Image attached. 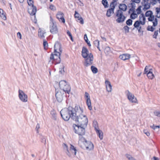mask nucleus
I'll use <instances>...</instances> for the list:
<instances>
[{"instance_id":"1","label":"nucleus","mask_w":160,"mask_h":160,"mask_svg":"<svg viewBox=\"0 0 160 160\" xmlns=\"http://www.w3.org/2000/svg\"><path fill=\"white\" fill-rule=\"evenodd\" d=\"M83 110L79 106H76L74 108L72 107L64 108L60 112L62 118L65 121H68L71 118L74 120L75 116L78 112L83 113Z\"/></svg>"},{"instance_id":"2","label":"nucleus","mask_w":160,"mask_h":160,"mask_svg":"<svg viewBox=\"0 0 160 160\" xmlns=\"http://www.w3.org/2000/svg\"><path fill=\"white\" fill-rule=\"evenodd\" d=\"M82 55L85 59L84 65L85 66L87 67L92 64L94 59L93 55L91 53H89L88 50L85 47H83L82 48Z\"/></svg>"},{"instance_id":"3","label":"nucleus","mask_w":160,"mask_h":160,"mask_svg":"<svg viewBox=\"0 0 160 160\" xmlns=\"http://www.w3.org/2000/svg\"><path fill=\"white\" fill-rule=\"evenodd\" d=\"M82 113L78 112L75 116L74 121H76V123L80 124L85 127H87L88 123V119L87 116L83 115Z\"/></svg>"},{"instance_id":"4","label":"nucleus","mask_w":160,"mask_h":160,"mask_svg":"<svg viewBox=\"0 0 160 160\" xmlns=\"http://www.w3.org/2000/svg\"><path fill=\"white\" fill-rule=\"evenodd\" d=\"M86 127L81 125L80 124L78 123L73 124L72 125V128L74 132L78 134L79 136H83L85 134V128Z\"/></svg>"},{"instance_id":"5","label":"nucleus","mask_w":160,"mask_h":160,"mask_svg":"<svg viewBox=\"0 0 160 160\" xmlns=\"http://www.w3.org/2000/svg\"><path fill=\"white\" fill-rule=\"evenodd\" d=\"M27 3L30 6V8L28 10V12L31 15H35L37 11V8L33 5V0H27Z\"/></svg>"},{"instance_id":"6","label":"nucleus","mask_w":160,"mask_h":160,"mask_svg":"<svg viewBox=\"0 0 160 160\" xmlns=\"http://www.w3.org/2000/svg\"><path fill=\"white\" fill-rule=\"evenodd\" d=\"M116 16L118 17L116 21L119 23L124 22L126 18V16L123 15V12L120 10H118L117 11Z\"/></svg>"},{"instance_id":"7","label":"nucleus","mask_w":160,"mask_h":160,"mask_svg":"<svg viewBox=\"0 0 160 160\" xmlns=\"http://www.w3.org/2000/svg\"><path fill=\"white\" fill-rule=\"evenodd\" d=\"M18 96L20 100L23 102H25L28 101L27 95L24 93L23 91L19 90Z\"/></svg>"},{"instance_id":"8","label":"nucleus","mask_w":160,"mask_h":160,"mask_svg":"<svg viewBox=\"0 0 160 160\" xmlns=\"http://www.w3.org/2000/svg\"><path fill=\"white\" fill-rule=\"evenodd\" d=\"M51 21L52 24V26L51 28V33L53 34H56L58 32V29L57 26L55 22L53 20L51 17Z\"/></svg>"},{"instance_id":"9","label":"nucleus","mask_w":160,"mask_h":160,"mask_svg":"<svg viewBox=\"0 0 160 160\" xmlns=\"http://www.w3.org/2000/svg\"><path fill=\"white\" fill-rule=\"evenodd\" d=\"M85 98L86 101V103L88 106V108L90 110H92V109L91 106V103L90 99V96L88 93L85 92Z\"/></svg>"},{"instance_id":"10","label":"nucleus","mask_w":160,"mask_h":160,"mask_svg":"<svg viewBox=\"0 0 160 160\" xmlns=\"http://www.w3.org/2000/svg\"><path fill=\"white\" fill-rule=\"evenodd\" d=\"M126 92H128L127 98L129 101L131 102H137V99L135 97L134 95L131 93L128 90H127Z\"/></svg>"},{"instance_id":"11","label":"nucleus","mask_w":160,"mask_h":160,"mask_svg":"<svg viewBox=\"0 0 160 160\" xmlns=\"http://www.w3.org/2000/svg\"><path fill=\"white\" fill-rule=\"evenodd\" d=\"M64 96L63 92H62L61 91H58L56 92V98L57 101L58 102H61L62 101L63 96Z\"/></svg>"},{"instance_id":"12","label":"nucleus","mask_w":160,"mask_h":160,"mask_svg":"<svg viewBox=\"0 0 160 160\" xmlns=\"http://www.w3.org/2000/svg\"><path fill=\"white\" fill-rule=\"evenodd\" d=\"M85 148L87 150L90 151L93 149L94 145L90 141H88L87 142L84 143Z\"/></svg>"},{"instance_id":"13","label":"nucleus","mask_w":160,"mask_h":160,"mask_svg":"<svg viewBox=\"0 0 160 160\" xmlns=\"http://www.w3.org/2000/svg\"><path fill=\"white\" fill-rule=\"evenodd\" d=\"M64 13L60 11L58 12L56 15L57 18L60 21H61L63 23H64L65 22V19L64 18Z\"/></svg>"},{"instance_id":"14","label":"nucleus","mask_w":160,"mask_h":160,"mask_svg":"<svg viewBox=\"0 0 160 160\" xmlns=\"http://www.w3.org/2000/svg\"><path fill=\"white\" fill-rule=\"evenodd\" d=\"M110 8L108 9L107 10V12L106 13V16L108 17H110L111 15V14H112L114 12V10L115 8V5H111V6H110Z\"/></svg>"},{"instance_id":"15","label":"nucleus","mask_w":160,"mask_h":160,"mask_svg":"<svg viewBox=\"0 0 160 160\" xmlns=\"http://www.w3.org/2000/svg\"><path fill=\"white\" fill-rule=\"evenodd\" d=\"M74 16L75 18H78V20L79 21V22L81 24H83L84 23V21L82 18L76 11H75Z\"/></svg>"},{"instance_id":"16","label":"nucleus","mask_w":160,"mask_h":160,"mask_svg":"<svg viewBox=\"0 0 160 160\" xmlns=\"http://www.w3.org/2000/svg\"><path fill=\"white\" fill-rule=\"evenodd\" d=\"M57 48H59L60 52H62V51L60 50L61 47L60 44L59 43L56 42L55 43L54 45V54L58 55V56H60V53L59 52L57 51Z\"/></svg>"},{"instance_id":"17","label":"nucleus","mask_w":160,"mask_h":160,"mask_svg":"<svg viewBox=\"0 0 160 160\" xmlns=\"http://www.w3.org/2000/svg\"><path fill=\"white\" fill-rule=\"evenodd\" d=\"M105 83L107 91L108 92H111L112 90V86L110 82L109 81L106 80Z\"/></svg>"},{"instance_id":"18","label":"nucleus","mask_w":160,"mask_h":160,"mask_svg":"<svg viewBox=\"0 0 160 160\" xmlns=\"http://www.w3.org/2000/svg\"><path fill=\"white\" fill-rule=\"evenodd\" d=\"M60 56H58V55L55 54H53V53L51 54V60L53 59L54 60H56L57 62L58 63H60L61 61Z\"/></svg>"},{"instance_id":"19","label":"nucleus","mask_w":160,"mask_h":160,"mask_svg":"<svg viewBox=\"0 0 160 160\" xmlns=\"http://www.w3.org/2000/svg\"><path fill=\"white\" fill-rule=\"evenodd\" d=\"M130 56L131 55L129 54H124L120 55L119 56V58L120 59L123 60H125L129 59Z\"/></svg>"},{"instance_id":"20","label":"nucleus","mask_w":160,"mask_h":160,"mask_svg":"<svg viewBox=\"0 0 160 160\" xmlns=\"http://www.w3.org/2000/svg\"><path fill=\"white\" fill-rule=\"evenodd\" d=\"M62 90L63 91L62 92H64L66 93H68L69 94V92H70L71 90L70 86L67 83Z\"/></svg>"},{"instance_id":"21","label":"nucleus","mask_w":160,"mask_h":160,"mask_svg":"<svg viewBox=\"0 0 160 160\" xmlns=\"http://www.w3.org/2000/svg\"><path fill=\"white\" fill-rule=\"evenodd\" d=\"M46 33L45 31L42 28H39L38 31V36L41 38H44V34Z\"/></svg>"},{"instance_id":"22","label":"nucleus","mask_w":160,"mask_h":160,"mask_svg":"<svg viewBox=\"0 0 160 160\" xmlns=\"http://www.w3.org/2000/svg\"><path fill=\"white\" fill-rule=\"evenodd\" d=\"M119 10H121V11L124 12L126 11L127 8V6L125 4L121 3L119 5Z\"/></svg>"},{"instance_id":"23","label":"nucleus","mask_w":160,"mask_h":160,"mask_svg":"<svg viewBox=\"0 0 160 160\" xmlns=\"http://www.w3.org/2000/svg\"><path fill=\"white\" fill-rule=\"evenodd\" d=\"M67 82L65 80H61L59 82V85L60 89L62 90L64 87L67 83Z\"/></svg>"},{"instance_id":"24","label":"nucleus","mask_w":160,"mask_h":160,"mask_svg":"<svg viewBox=\"0 0 160 160\" xmlns=\"http://www.w3.org/2000/svg\"><path fill=\"white\" fill-rule=\"evenodd\" d=\"M95 131L100 139L101 140L103 138V133L102 132L101 130L98 129L95 130Z\"/></svg>"},{"instance_id":"25","label":"nucleus","mask_w":160,"mask_h":160,"mask_svg":"<svg viewBox=\"0 0 160 160\" xmlns=\"http://www.w3.org/2000/svg\"><path fill=\"white\" fill-rule=\"evenodd\" d=\"M51 114L52 115V119L56 121L57 118L56 111L53 109L51 112Z\"/></svg>"},{"instance_id":"26","label":"nucleus","mask_w":160,"mask_h":160,"mask_svg":"<svg viewBox=\"0 0 160 160\" xmlns=\"http://www.w3.org/2000/svg\"><path fill=\"white\" fill-rule=\"evenodd\" d=\"M148 78L150 79H153L154 77L155 76L154 74L152 73V71H149L148 73L146 74Z\"/></svg>"},{"instance_id":"27","label":"nucleus","mask_w":160,"mask_h":160,"mask_svg":"<svg viewBox=\"0 0 160 160\" xmlns=\"http://www.w3.org/2000/svg\"><path fill=\"white\" fill-rule=\"evenodd\" d=\"M0 17L3 20H6L7 19L5 13L2 9L0 8Z\"/></svg>"},{"instance_id":"28","label":"nucleus","mask_w":160,"mask_h":160,"mask_svg":"<svg viewBox=\"0 0 160 160\" xmlns=\"http://www.w3.org/2000/svg\"><path fill=\"white\" fill-rule=\"evenodd\" d=\"M133 10L132 9L130 8L129 9V11H128V13L129 14H130L131 13V12H132V13L130 15V18L131 19H134L136 18V17H135V16L133 17V16H132V15H134H134H137V14L135 13V12H133Z\"/></svg>"},{"instance_id":"29","label":"nucleus","mask_w":160,"mask_h":160,"mask_svg":"<svg viewBox=\"0 0 160 160\" xmlns=\"http://www.w3.org/2000/svg\"><path fill=\"white\" fill-rule=\"evenodd\" d=\"M140 26V22L139 20H137L133 24V26L134 27V28H133L132 30H133L135 28H138L139 26Z\"/></svg>"},{"instance_id":"30","label":"nucleus","mask_w":160,"mask_h":160,"mask_svg":"<svg viewBox=\"0 0 160 160\" xmlns=\"http://www.w3.org/2000/svg\"><path fill=\"white\" fill-rule=\"evenodd\" d=\"M84 38L85 42L87 43L89 47L91 46V44H90V42L88 40L86 34H85L84 35Z\"/></svg>"},{"instance_id":"31","label":"nucleus","mask_w":160,"mask_h":160,"mask_svg":"<svg viewBox=\"0 0 160 160\" xmlns=\"http://www.w3.org/2000/svg\"><path fill=\"white\" fill-rule=\"evenodd\" d=\"M91 69L93 73H96L98 72V68L94 66H92L91 67Z\"/></svg>"},{"instance_id":"32","label":"nucleus","mask_w":160,"mask_h":160,"mask_svg":"<svg viewBox=\"0 0 160 160\" xmlns=\"http://www.w3.org/2000/svg\"><path fill=\"white\" fill-rule=\"evenodd\" d=\"M102 3L105 8H107L108 7V2L107 0H102Z\"/></svg>"},{"instance_id":"33","label":"nucleus","mask_w":160,"mask_h":160,"mask_svg":"<svg viewBox=\"0 0 160 160\" xmlns=\"http://www.w3.org/2000/svg\"><path fill=\"white\" fill-rule=\"evenodd\" d=\"M149 71H152V69L150 68V67L146 66L145 67V68L144 69V72L143 74H146L147 73H148Z\"/></svg>"},{"instance_id":"34","label":"nucleus","mask_w":160,"mask_h":160,"mask_svg":"<svg viewBox=\"0 0 160 160\" xmlns=\"http://www.w3.org/2000/svg\"><path fill=\"white\" fill-rule=\"evenodd\" d=\"M43 46L45 50H46L48 49V43L47 42L45 39L43 40Z\"/></svg>"},{"instance_id":"35","label":"nucleus","mask_w":160,"mask_h":160,"mask_svg":"<svg viewBox=\"0 0 160 160\" xmlns=\"http://www.w3.org/2000/svg\"><path fill=\"white\" fill-rule=\"evenodd\" d=\"M83 136H79V140L81 141L83 143L87 142L88 141L83 137Z\"/></svg>"},{"instance_id":"36","label":"nucleus","mask_w":160,"mask_h":160,"mask_svg":"<svg viewBox=\"0 0 160 160\" xmlns=\"http://www.w3.org/2000/svg\"><path fill=\"white\" fill-rule=\"evenodd\" d=\"M152 15H153V12L151 10L147 11L145 13V16L146 17H150V16Z\"/></svg>"},{"instance_id":"37","label":"nucleus","mask_w":160,"mask_h":160,"mask_svg":"<svg viewBox=\"0 0 160 160\" xmlns=\"http://www.w3.org/2000/svg\"><path fill=\"white\" fill-rule=\"evenodd\" d=\"M129 28L127 25L124 26L122 28V30L125 31V33H127L129 32Z\"/></svg>"},{"instance_id":"38","label":"nucleus","mask_w":160,"mask_h":160,"mask_svg":"<svg viewBox=\"0 0 160 160\" xmlns=\"http://www.w3.org/2000/svg\"><path fill=\"white\" fill-rule=\"evenodd\" d=\"M132 19H129L126 21V24L127 26H130L132 25L133 21Z\"/></svg>"},{"instance_id":"39","label":"nucleus","mask_w":160,"mask_h":160,"mask_svg":"<svg viewBox=\"0 0 160 160\" xmlns=\"http://www.w3.org/2000/svg\"><path fill=\"white\" fill-rule=\"evenodd\" d=\"M125 156L129 160H136L133 157H132L131 155L128 154H126Z\"/></svg>"},{"instance_id":"40","label":"nucleus","mask_w":160,"mask_h":160,"mask_svg":"<svg viewBox=\"0 0 160 160\" xmlns=\"http://www.w3.org/2000/svg\"><path fill=\"white\" fill-rule=\"evenodd\" d=\"M147 29L148 31L153 32L154 31L155 28H153V26H148L147 28Z\"/></svg>"},{"instance_id":"41","label":"nucleus","mask_w":160,"mask_h":160,"mask_svg":"<svg viewBox=\"0 0 160 160\" xmlns=\"http://www.w3.org/2000/svg\"><path fill=\"white\" fill-rule=\"evenodd\" d=\"M141 18H142V20L143 21H145L146 18L144 16V15L143 13L141 14V15L139 17V20L141 19Z\"/></svg>"},{"instance_id":"42","label":"nucleus","mask_w":160,"mask_h":160,"mask_svg":"<svg viewBox=\"0 0 160 160\" xmlns=\"http://www.w3.org/2000/svg\"><path fill=\"white\" fill-rule=\"evenodd\" d=\"M93 126L95 130L97 129V128L98 127V122L96 121H94L93 122Z\"/></svg>"},{"instance_id":"43","label":"nucleus","mask_w":160,"mask_h":160,"mask_svg":"<svg viewBox=\"0 0 160 160\" xmlns=\"http://www.w3.org/2000/svg\"><path fill=\"white\" fill-rule=\"evenodd\" d=\"M73 150L74 151V154L75 155H76V151H77V149H76V148L74 147L71 144V147L70 148V150Z\"/></svg>"},{"instance_id":"44","label":"nucleus","mask_w":160,"mask_h":160,"mask_svg":"<svg viewBox=\"0 0 160 160\" xmlns=\"http://www.w3.org/2000/svg\"><path fill=\"white\" fill-rule=\"evenodd\" d=\"M153 25L152 26L154 27H156L157 26L158 23V20L157 18H155L154 19V21L152 22Z\"/></svg>"},{"instance_id":"45","label":"nucleus","mask_w":160,"mask_h":160,"mask_svg":"<svg viewBox=\"0 0 160 160\" xmlns=\"http://www.w3.org/2000/svg\"><path fill=\"white\" fill-rule=\"evenodd\" d=\"M154 16L153 15L150 16L148 18V21L150 22H153V21L155 19Z\"/></svg>"},{"instance_id":"46","label":"nucleus","mask_w":160,"mask_h":160,"mask_svg":"<svg viewBox=\"0 0 160 160\" xmlns=\"http://www.w3.org/2000/svg\"><path fill=\"white\" fill-rule=\"evenodd\" d=\"M93 44L96 47L98 46L99 45V41L98 40H96L93 42Z\"/></svg>"},{"instance_id":"47","label":"nucleus","mask_w":160,"mask_h":160,"mask_svg":"<svg viewBox=\"0 0 160 160\" xmlns=\"http://www.w3.org/2000/svg\"><path fill=\"white\" fill-rule=\"evenodd\" d=\"M118 0H112V1L111 2L110 5V6H111V5L113 6L115 5V6L116 7L117 5V2Z\"/></svg>"},{"instance_id":"48","label":"nucleus","mask_w":160,"mask_h":160,"mask_svg":"<svg viewBox=\"0 0 160 160\" xmlns=\"http://www.w3.org/2000/svg\"><path fill=\"white\" fill-rule=\"evenodd\" d=\"M64 67L63 65L62 68H60L59 72L61 74H63L65 72L64 70Z\"/></svg>"},{"instance_id":"49","label":"nucleus","mask_w":160,"mask_h":160,"mask_svg":"<svg viewBox=\"0 0 160 160\" xmlns=\"http://www.w3.org/2000/svg\"><path fill=\"white\" fill-rule=\"evenodd\" d=\"M130 4L131 5V7H132V8H131V9H132L133 10V12H135V8L136 7L135 3H134V2H132V3H130Z\"/></svg>"},{"instance_id":"50","label":"nucleus","mask_w":160,"mask_h":160,"mask_svg":"<svg viewBox=\"0 0 160 160\" xmlns=\"http://www.w3.org/2000/svg\"><path fill=\"white\" fill-rule=\"evenodd\" d=\"M158 34V30H157L155 31L154 35H153L152 37L153 38L156 39L157 36Z\"/></svg>"},{"instance_id":"51","label":"nucleus","mask_w":160,"mask_h":160,"mask_svg":"<svg viewBox=\"0 0 160 160\" xmlns=\"http://www.w3.org/2000/svg\"><path fill=\"white\" fill-rule=\"evenodd\" d=\"M154 114L155 116L160 117V111H155L154 112Z\"/></svg>"},{"instance_id":"52","label":"nucleus","mask_w":160,"mask_h":160,"mask_svg":"<svg viewBox=\"0 0 160 160\" xmlns=\"http://www.w3.org/2000/svg\"><path fill=\"white\" fill-rule=\"evenodd\" d=\"M148 2H147L146 3H145L143 6H144V8H143L142 9L143 10L145 11L146 10H148L149 9H148Z\"/></svg>"},{"instance_id":"53","label":"nucleus","mask_w":160,"mask_h":160,"mask_svg":"<svg viewBox=\"0 0 160 160\" xmlns=\"http://www.w3.org/2000/svg\"><path fill=\"white\" fill-rule=\"evenodd\" d=\"M51 10L53 11H55L56 10V7L52 4H51Z\"/></svg>"},{"instance_id":"54","label":"nucleus","mask_w":160,"mask_h":160,"mask_svg":"<svg viewBox=\"0 0 160 160\" xmlns=\"http://www.w3.org/2000/svg\"><path fill=\"white\" fill-rule=\"evenodd\" d=\"M157 0H150L151 4L154 5L156 4L157 2Z\"/></svg>"},{"instance_id":"55","label":"nucleus","mask_w":160,"mask_h":160,"mask_svg":"<svg viewBox=\"0 0 160 160\" xmlns=\"http://www.w3.org/2000/svg\"><path fill=\"white\" fill-rule=\"evenodd\" d=\"M63 148L64 151H68V146L67 145V144L64 143V146H63Z\"/></svg>"},{"instance_id":"56","label":"nucleus","mask_w":160,"mask_h":160,"mask_svg":"<svg viewBox=\"0 0 160 160\" xmlns=\"http://www.w3.org/2000/svg\"><path fill=\"white\" fill-rule=\"evenodd\" d=\"M40 126L39 124L38 123L36 125V130L37 131V132L38 133L39 132H38V129L40 128Z\"/></svg>"},{"instance_id":"57","label":"nucleus","mask_w":160,"mask_h":160,"mask_svg":"<svg viewBox=\"0 0 160 160\" xmlns=\"http://www.w3.org/2000/svg\"><path fill=\"white\" fill-rule=\"evenodd\" d=\"M41 138V142L44 143V144H45L46 143V139L45 138H43L42 137Z\"/></svg>"},{"instance_id":"58","label":"nucleus","mask_w":160,"mask_h":160,"mask_svg":"<svg viewBox=\"0 0 160 160\" xmlns=\"http://www.w3.org/2000/svg\"><path fill=\"white\" fill-rule=\"evenodd\" d=\"M144 133L145 134L148 136H149L150 135V133L146 130H143Z\"/></svg>"},{"instance_id":"59","label":"nucleus","mask_w":160,"mask_h":160,"mask_svg":"<svg viewBox=\"0 0 160 160\" xmlns=\"http://www.w3.org/2000/svg\"><path fill=\"white\" fill-rule=\"evenodd\" d=\"M131 1L133 2L138 3L140 2L141 0H131Z\"/></svg>"},{"instance_id":"60","label":"nucleus","mask_w":160,"mask_h":160,"mask_svg":"<svg viewBox=\"0 0 160 160\" xmlns=\"http://www.w3.org/2000/svg\"><path fill=\"white\" fill-rule=\"evenodd\" d=\"M136 11H137V14H140L142 12L141 9L137 8Z\"/></svg>"},{"instance_id":"61","label":"nucleus","mask_w":160,"mask_h":160,"mask_svg":"<svg viewBox=\"0 0 160 160\" xmlns=\"http://www.w3.org/2000/svg\"><path fill=\"white\" fill-rule=\"evenodd\" d=\"M17 35L18 37L20 39H22V35L20 32H18Z\"/></svg>"},{"instance_id":"62","label":"nucleus","mask_w":160,"mask_h":160,"mask_svg":"<svg viewBox=\"0 0 160 160\" xmlns=\"http://www.w3.org/2000/svg\"><path fill=\"white\" fill-rule=\"evenodd\" d=\"M138 31V32L139 33H141V35H143V31L141 29H137Z\"/></svg>"},{"instance_id":"63","label":"nucleus","mask_w":160,"mask_h":160,"mask_svg":"<svg viewBox=\"0 0 160 160\" xmlns=\"http://www.w3.org/2000/svg\"><path fill=\"white\" fill-rule=\"evenodd\" d=\"M67 34L69 36V37L72 36L70 32V31H69L68 30L67 31Z\"/></svg>"},{"instance_id":"64","label":"nucleus","mask_w":160,"mask_h":160,"mask_svg":"<svg viewBox=\"0 0 160 160\" xmlns=\"http://www.w3.org/2000/svg\"><path fill=\"white\" fill-rule=\"evenodd\" d=\"M66 153L67 154L69 157H70L71 156V153L69 152V150L68 151H65Z\"/></svg>"}]
</instances>
